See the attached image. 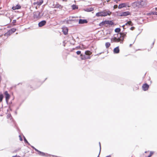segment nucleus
<instances>
[{
    "instance_id": "obj_1",
    "label": "nucleus",
    "mask_w": 157,
    "mask_h": 157,
    "mask_svg": "<svg viewBox=\"0 0 157 157\" xmlns=\"http://www.w3.org/2000/svg\"><path fill=\"white\" fill-rule=\"evenodd\" d=\"M127 33H120L117 34V37H114L111 40L112 43L120 42L122 44L124 40V38L126 36Z\"/></svg>"
},
{
    "instance_id": "obj_2",
    "label": "nucleus",
    "mask_w": 157,
    "mask_h": 157,
    "mask_svg": "<svg viewBox=\"0 0 157 157\" xmlns=\"http://www.w3.org/2000/svg\"><path fill=\"white\" fill-rule=\"evenodd\" d=\"M112 14V12L109 10H104L102 11L97 13L96 16L97 17H105L107 15L110 16Z\"/></svg>"
},
{
    "instance_id": "obj_3",
    "label": "nucleus",
    "mask_w": 157,
    "mask_h": 157,
    "mask_svg": "<svg viewBox=\"0 0 157 157\" xmlns=\"http://www.w3.org/2000/svg\"><path fill=\"white\" fill-rule=\"evenodd\" d=\"M16 30V29L12 28L4 34L1 35L0 36L1 37H2L4 40H5L7 39L9 36H10L11 34L15 32Z\"/></svg>"
},
{
    "instance_id": "obj_4",
    "label": "nucleus",
    "mask_w": 157,
    "mask_h": 157,
    "mask_svg": "<svg viewBox=\"0 0 157 157\" xmlns=\"http://www.w3.org/2000/svg\"><path fill=\"white\" fill-rule=\"evenodd\" d=\"M33 18L35 21H37L43 16V14L38 11H35L33 13Z\"/></svg>"
},
{
    "instance_id": "obj_5",
    "label": "nucleus",
    "mask_w": 157,
    "mask_h": 157,
    "mask_svg": "<svg viewBox=\"0 0 157 157\" xmlns=\"http://www.w3.org/2000/svg\"><path fill=\"white\" fill-rule=\"evenodd\" d=\"M154 154L153 151H146L145 153L141 155L140 157H151Z\"/></svg>"
},
{
    "instance_id": "obj_6",
    "label": "nucleus",
    "mask_w": 157,
    "mask_h": 157,
    "mask_svg": "<svg viewBox=\"0 0 157 157\" xmlns=\"http://www.w3.org/2000/svg\"><path fill=\"white\" fill-rule=\"evenodd\" d=\"M4 94L5 95L6 101L7 103H8V102L10 98V95L8 93V92L7 91H6L4 92Z\"/></svg>"
},
{
    "instance_id": "obj_7",
    "label": "nucleus",
    "mask_w": 157,
    "mask_h": 157,
    "mask_svg": "<svg viewBox=\"0 0 157 157\" xmlns=\"http://www.w3.org/2000/svg\"><path fill=\"white\" fill-rule=\"evenodd\" d=\"M130 15V13L129 11L124 12L121 13L120 15V16H126Z\"/></svg>"
},
{
    "instance_id": "obj_8",
    "label": "nucleus",
    "mask_w": 157,
    "mask_h": 157,
    "mask_svg": "<svg viewBox=\"0 0 157 157\" xmlns=\"http://www.w3.org/2000/svg\"><path fill=\"white\" fill-rule=\"evenodd\" d=\"M149 87V85L147 83L144 84L142 86V89L145 91L147 90Z\"/></svg>"
},
{
    "instance_id": "obj_9",
    "label": "nucleus",
    "mask_w": 157,
    "mask_h": 157,
    "mask_svg": "<svg viewBox=\"0 0 157 157\" xmlns=\"http://www.w3.org/2000/svg\"><path fill=\"white\" fill-rule=\"evenodd\" d=\"M139 4L141 6L144 7L146 6L147 2L146 1L142 0L139 2Z\"/></svg>"
},
{
    "instance_id": "obj_10",
    "label": "nucleus",
    "mask_w": 157,
    "mask_h": 157,
    "mask_svg": "<svg viewBox=\"0 0 157 157\" xmlns=\"http://www.w3.org/2000/svg\"><path fill=\"white\" fill-rule=\"evenodd\" d=\"M80 57L81 58V59L82 60H86L87 59H90L91 58V57L90 56H88L87 57H86L85 55H83L82 54H81L80 55Z\"/></svg>"
},
{
    "instance_id": "obj_11",
    "label": "nucleus",
    "mask_w": 157,
    "mask_h": 157,
    "mask_svg": "<svg viewBox=\"0 0 157 157\" xmlns=\"http://www.w3.org/2000/svg\"><path fill=\"white\" fill-rule=\"evenodd\" d=\"M127 3H124L120 4L118 6V8L119 9H121L127 6Z\"/></svg>"
},
{
    "instance_id": "obj_12",
    "label": "nucleus",
    "mask_w": 157,
    "mask_h": 157,
    "mask_svg": "<svg viewBox=\"0 0 157 157\" xmlns=\"http://www.w3.org/2000/svg\"><path fill=\"white\" fill-rule=\"evenodd\" d=\"M62 31L63 34L65 35H67L68 34V29L67 27H63L62 28Z\"/></svg>"
},
{
    "instance_id": "obj_13",
    "label": "nucleus",
    "mask_w": 157,
    "mask_h": 157,
    "mask_svg": "<svg viewBox=\"0 0 157 157\" xmlns=\"http://www.w3.org/2000/svg\"><path fill=\"white\" fill-rule=\"evenodd\" d=\"M46 22L44 20L40 22L39 24L38 25L39 27H42L45 25Z\"/></svg>"
},
{
    "instance_id": "obj_14",
    "label": "nucleus",
    "mask_w": 157,
    "mask_h": 157,
    "mask_svg": "<svg viewBox=\"0 0 157 157\" xmlns=\"http://www.w3.org/2000/svg\"><path fill=\"white\" fill-rule=\"evenodd\" d=\"M21 6L19 5L18 4L17 5L15 6H13L12 7V9H13V10H18L19 9H20L21 8Z\"/></svg>"
},
{
    "instance_id": "obj_15",
    "label": "nucleus",
    "mask_w": 157,
    "mask_h": 157,
    "mask_svg": "<svg viewBox=\"0 0 157 157\" xmlns=\"http://www.w3.org/2000/svg\"><path fill=\"white\" fill-rule=\"evenodd\" d=\"M114 53H118L120 52L119 47L118 46L115 48L113 51Z\"/></svg>"
},
{
    "instance_id": "obj_16",
    "label": "nucleus",
    "mask_w": 157,
    "mask_h": 157,
    "mask_svg": "<svg viewBox=\"0 0 157 157\" xmlns=\"http://www.w3.org/2000/svg\"><path fill=\"white\" fill-rule=\"evenodd\" d=\"M87 23V21L86 19H80L79 20V23L82 24L84 23Z\"/></svg>"
},
{
    "instance_id": "obj_17",
    "label": "nucleus",
    "mask_w": 157,
    "mask_h": 157,
    "mask_svg": "<svg viewBox=\"0 0 157 157\" xmlns=\"http://www.w3.org/2000/svg\"><path fill=\"white\" fill-rule=\"evenodd\" d=\"M55 7L56 8H57L59 9V10H61L63 8V6H62L61 5L57 4L55 5Z\"/></svg>"
},
{
    "instance_id": "obj_18",
    "label": "nucleus",
    "mask_w": 157,
    "mask_h": 157,
    "mask_svg": "<svg viewBox=\"0 0 157 157\" xmlns=\"http://www.w3.org/2000/svg\"><path fill=\"white\" fill-rule=\"evenodd\" d=\"M105 21V24H109L111 25L113 24V22L111 21Z\"/></svg>"
},
{
    "instance_id": "obj_19",
    "label": "nucleus",
    "mask_w": 157,
    "mask_h": 157,
    "mask_svg": "<svg viewBox=\"0 0 157 157\" xmlns=\"http://www.w3.org/2000/svg\"><path fill=\"white\" fill-rule=\"evenodd\" d=\"M38 154L41 156H47V154H46L45 153L41 152L40 151L38 153Z\"/></svg>"
},
{
    "instance_id": "obj_20",
    "label": "nucleus",
    "mask_w": 157,
    "mask_h": 157,
    "mask_svg": "<svg viewBox=\"0 0 157 157\" xmlns=\"http://www.w3.org/2000/svg\"><path fill=\"white\" fill-rule=\"evenodd\" d=\"M92 54V52L88 50L86 51L85 52V54L86 55L90 56Z\"/></svg>"
},
{
    "instance_id": "obj_21",
    "label": "nucleus",
    "mask_w": 157,
    "mask_h": 157,
    "mask_svg": "<svg viewBox=\"0 0 157 157\" xmlns=\"http://www.w3.org/2000/svg\"><path fill=\"white\" fill-rule=\"evenodd\" d=\"M43 0H40L39 1L37 2V5L38 6H40L43 2Z\"/></svg>"
},
{
    "instance_id": "obj_22",
    "label": "nucleus",
    "mask_w": 157,
    "mask_h": 157,
    "mask_svg": "<svg viewBox=\"0 0 157 157\" xmlns=\"http://www.w3.org/2000/svg\"><path fill=\"white\" fill-rule=\"evenodd\" d=\"M94 10V9L93 8H86L85 11L87 12H91Z\"/></svg>"
},
{
    "instance_id": "obj_23",
    "label": "nucleus",
    "mask_w": 157,
    "mask_h": 157,
    "mask_svg": "<svg viewBox=\"0 0 157 157\" xmlns=\"http://www.w3.org/2000/svg\"><path fill=\"white\" fill-rule=\"evenodd\" d=\"M111 44L110 42H107L105 43V46L106 48H108L110 46Z\"/></svg>"
},
{
    "instance_id": "obj_24",
    "label": "nucleus",
    "mask_w": 157,
    "mask_h": 157,
    "mask_svg": "<svg viewBox=\"0 0 157 157\" xmlns=\"http://www.w3.org/2000/svg\"><path fill=\"white\" fill-rule=\"evenodd\" d=\"M128 25L130 26H132L133 25V24L131 21H129L125 24V25Z\"/></svg>"
},
{
    "instance_id": "obj_25",
    "label": "nucleus",
    "mask_w": 157,
    "mask_h": 157,
    "mask_svg": "<svg viewBox=\"0 0 157 157\" xmlns=\"http://www.w3.org/2000/svg\"><path fill=\"white\" fill-rule=\"evenodd\" d=\"M73 10H75L78 9V6L75 5H73L72 6Z\"/></svg>"
},
{
    "instance_id": "obj_26",
    "label": "nucleus",
    "mask_w": 157,
    "mask_h": 157,
    "mask_svg": "<svg viewBox=\"0 0 157 157\" xmlns=\"http://www.w3.org/2000/svg\"><path fill=\"white\" fill-rule=\"evenodd\" d=\"M121 29L120 28H117L115 29V31L116 33H119L121 31Z\"/></svg>"
},
{
    "instance_id": "obj_27",
    "label": "nucleus",
    "mask_w": 157,
    "mask_h": 157,
    "mask_svg": "<svg viewBox=\"0 0 157 157\" xmlns=\"http://www.w3.org/2000/svg\"><path fill=\"white\" fill-rule=\"evenodd\" d=\"M105 24V21H103L101 22L100 23V24H99V25L100 26H102L104 25Z\"/></svg>"
},
{
    "instance_id": "obj_28",
    "label": "nucleus",
    "mask_w": 157,
    "mask_h": 157,
    "mask_svg": "<svg viewBox=\"0 0 157 157\" xmlns=\"http://www.w3.org/2000/svg\"><path fill=\"white\" fill-rule=\"evenodd\" d=\"M150 15H157V12H153L150 13Z\"/></svg>"
},
{
    "instance_id": "obj_29",
    "label": "nucleus",
    "mask_w": 157,
    "mask_h": 157,
    "mask_svg": "<svg viewBox=\"0 0 157 157\" xmlns=\"http://www.w3.org/2000/svg\"><path fill=\"white\" fill-rule=\"evenodd\" d=\"M3 98V94H1L0 95V102H1L2 101Z\"/></svg>"
},
{
    "instance_id": "obj_30",
    "label": "nucleus",
    "mask_w": 157,
    "mask_h": 157,
    "mask_svg": "<svg viewBox=\"0 0 157 157\" xmlns=\"http://www.w3.org/2000/svg\"><path fill=\"white\" fill-rule=\"evenodd\" d=\"M16 20H13L12 23L13 24V25H15V24L16 23Z\"/></svg>"
},
{
    "instance_id": "obj_31",
    "label": "nucleus",
    "mask_w": 157,
    "mask_h": 157,
    "mask_svg": "<svg viewBox=\"0 0 157 157\" xmlns=\"http://www.w3.org/2000/svg\"><path fill=\"white\" fill-rule=\"evenodd\" d=\"M76 53L77 54V55H81V51H77L76 52Z\"/></svg>"
},
{
    "instance_id": "obj_32",
    "label": "nucleus",
    "mask_w": 157,
    "mask_h": 157,
    "mask_svg": "<svg viewBox=\"0 0 157 157\" xmlns=\"http://www.w3.org/2000/svg\"><path fill=\"white\" fill-rule=\"evenodd\" d=\"M113 1L115 2L116 3H117L118 2L121 1V0H113Z\"/></svg>"
},
{
    "instance_id": "obj_33",
    "label": "nucleus",
    "mask_w": 157,
    "mask_h": 157,
    "mask_svg": "<svg viewBox=\"0 0 157 157\" xmlns=\"http://www.w3.org/2000/svg\"><path fill=\"white\" fill-rule=\"evenodd\" d=\"M118 6L117 5H114L113 6V8L114 9H116L117 8Z\"/></svg>"
},
{
    "instance_id": "obj_34",
    "label": "nucleus",
    "mask_w": 157,
    "mask_h": 157,
    "mask_svg": "<svg viewBox=\"0 0 157 157\" xmlns=\"http://www.w3.org/2000/svg\"><path fill=\"white\" fill-rule=\"evenodd\" d=\"M135 29V27H132L130 28V29L131 30H133Z\"/></svg>"
},
{
    "instance_id": "obj_35",
    "label": "nucleus",
    "mask_w": 157,
    "mask_h": 157,
    "mask_svg": "<svg viewBox=\"0 0 157 157\" xmlns=\"http://www.w3.org/2000/svg\"><path fill=\"white\" fill-rule=\"evenodd\" d=\"M33 148L34 149V150L38 152V153H39V151L38 150H37L36 149V148H34V147H33Z\"/></svg>"
},
{
    "instance_id": "obj_36",
    "label": "nucleus",
    "mask_w": 157,
    "mask_h": 157,
    "mask_svg": "<svg viewBox=\"0 0 157 157\" xmlns=\"http://www.w3.org/2000/svg\"><path fill=\"white\" fill-rule=\"evenodd\" d=\"M80 46H78V47H76L75 48V49H80Z\"/></svg>"
},
{
    "instance_id": "obj_37",
    "label": "nucleus",
    "mask_w": 157,
    "mask_h": 157,
    "mask_svg": "<svg viewBox=\"0 0 157 157\" xmlns=\"http://www.w3.org/2000/svg\"><path fill=\"white\" fill-rule=\"evenodd\" d=\"M36 4L37 5V2H33V5H35Z\"/></svg>"
},
{
    "instance_id": "obj_38",
    "label": "nucleus",
    "mask_w": 157,
    "mask_h": 157,
    "mask_svg": "<svg viewBox=\"0 0 157 157\" xmlns=\"http://www.w3.org/2000/svg\"><path fill=\"white\" fill-rule=\"evenodd\" d=\"M12 157H20V156L19 155H15L14 156H13Z\"/></svg>"
},
{
    "instance_id": "obj_39",
    "label": "nucleus",
    "mask_w": 157,
    "mask_h": 157,
    "mask_svg": "<svg viewBox=\"0 0 157 157\" xmlns=\"http://www.w3.org/2000/svg\"><path fill=\"white\" fill-rule=\"evenodd\" d=\"M106 157H111V156L109 155L107 156Z\"/></svg>"
},
{
    "instance_id": "obj_40",
    "label": "nucleus",
    "mask_w": 157,
    "mask_h": 157,
    "mask_svg": "<svg viewBox=\"0 0 157 157\" xmlns=\"http://www.w3.org/2000/svg\"><path fill=\"white\" fill-rule=\"evenodd\" d=\"M155 9L156 11H157V7L155 8Z\"/></svg>"
},
{
    "instance_id": "obj_41",
    "label": "nucleus",
    "mask_w": 157,
    "mask_h": 157,
    "mask_svg": "<svg viewBox=\"0 0 157 157\" xmlns=\"http://www.w3.org/2000/svg\"><path fill=\"white\" fill-rule=\"evenodd\" d=\"M136 89L137 90H138L139 89V87H136Z\"/></svg>"
}]
</instances>
